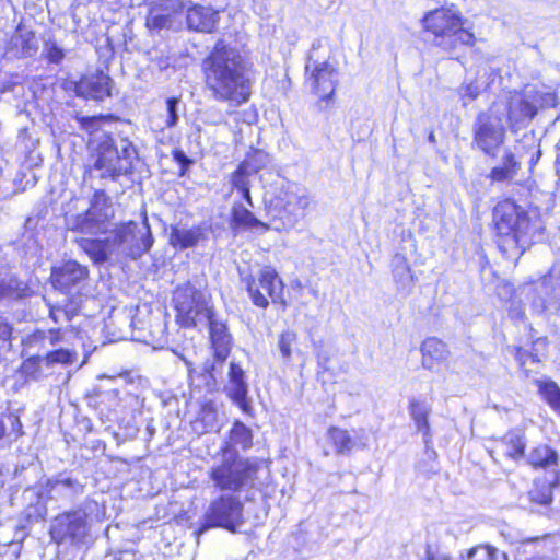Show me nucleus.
<instances>
[{"label": "nucleus", "mask_w": 560, "mask_h": 560, "mask_svg": "<svg viewBox=\"0 0 560 560\" xmlns=\"http://www.w3.org/2000/svg\"><path fill=\"white\" fill-rule=\"evenodd\" d=\"M207 324L213 358L218 362H224L233 346V337L228 325L224 320L219 319L217 314Z\"/></svg>", "instance_id": "17"}, {"label": "nucleus", "mask_w": 560, "mask_h": 560, "mask_svg": "<svg viewBox=\"0 0 560 560\" xmlns=\"http://www.w3.org/2000/svg\"><path fill=\"white\" fill-rule=\"evenodd\" d=\"M493 241L506 259H520L546 230L537 209L524 208L512 197L501 198L491 214Z\"/></svg>", "instance_id": "2"}, {"label": "nucleus", "mask_w": 560, "mask_h": 560, "mask_svg": "<svg viewBox=\"0 0 560 560\" xmlns=\"http://www.w3.org/2000/svg\"><path fill=\"white\" fill-rule=\"evenodd\" d=\"M460 560H498V549L489 544H478L459 555Z\"/></svg>", "instance_id": "42"}, {"label": "nucleus", "mask_w": 560, "mask_h": 560, "mask_svg": "<svg viewBox=\"0 0 560 560\" xmlns=\"http://www.w3.org/2000/svg\"><path fill=\"white\" fill-rule=\"evenodd\" d=\"M202 408H203V409L209 408L212 412H214V411H215V410H214V407L212 406V402H208V404H206Z\"/></svg>", "instance_id": "59"}, {"label": "nucleus", "mask_w": 560, "mask_h": 560, "mask_svg": "<svg viewBox=\"0 0 560 560\" xmlns=\"http://www.w3.org/2000/svg\"><path fill=\"white\" fill-rule=\"evenodd\" d=\"M65 57V50L56 42L46 43L44 58L48 63L58 65Z\"/></svg>", "instance_id": "46"}, {"label": "nucleus", "mask_w": 560, "mask_h": 560, "mask_svg": "<svg viewBox=\"0 0 560 560\" xmlns=\"http://www.w3.org/2000/svg\"><path fill=\"white\" fill-rule=\"evenodd\" d=\"M228 378L231 385V389L228 393L229 398L237 405L245 415L253 416L254 410L248 400V385L245 371L240 363L234 361L230 362Z\"/></svg>", "instance_id": "16"}, {"label": "nucleus", "mask_w": 560, "mask_h": 560, "mask_svg": "<svg viewBox=\"0 0 560 560\" xmlns=\"http://www.w3.org/2000/svg\"><path fill=\"white\" fill-rule=\"evenodd\" d=\"M252 69L253 63L238 48L218 38L200 62L203 89L218 103L242 106L253 94Z\"/></svg>", "instance_id": "1"}, {"label": "nucleus", "mask_w": 560, "mask_h": 560, "mask_svg": "<svg viewBox=\"0 0 560 560\" xmlns=\"http://www.w3.org/2000/svg\"><path fill=\"white\" fill-rule=\"evenodd\" d=\"M178 102H179V98L176 96H171V97L166 98L165 104H166L167 117L165 120V126L167 128L175 127L178 121V115H177V110H176Z\"/></svg>", "instance_id": "49"}, {"label": "nucleus", "mask_w": 560, "mask_h": 560, "mask_svg": "<svg viewBox=\"0 0 560 560\" xmlns=\"http://www.w3.org/2000/svg\"><path fill=\"white\" fill-rule=\"evenodd\" d=\"M109 203V198L106 192L102 189L95 190L92 196L91 208L97 207L102 205L103 207H107Z\"/></svg>", "instance_id": "51"}, {"label": "nucleus", "mask_w": 560, "mask_h": 560, "mask_svg": "<svg viewBox=\"0 0 560 560\" xmlns=\"http://www.w3.org/2000/svg\"><path fill=\"white\" fill-rule=\"evenodd\" d=\"M79 245L95 264H102L108 259L110 253L108 238H81Z\"/></svg>", "instance_id": "32"}, {"label": "nucleus", "mask_w": 560, "mask_h": 560, "mask_svg": "<svg viewBox=\"0 0 560 560\" xmlns=\"http://www.w3.org/2000/svg\"><path fill=\"white\" fill-rule=\"evenodd\" d=\"M420 24L423 35L434 47L444 51L455 50L459 46L472 48L477 43L475 33L465 27L466 19L454 3L427 11Z\"/></svg>", "instance_id": "3"}, {"label": "nucleus", "mask_w": 560, "mask_h": 560, "mask_svg": "<svg viewBox=\"0 0 560 560\" xmlns=\"http://www.w3.org/2000/svg\"><path fill=\"white\" fill-rule=\"evenodd\" d=\"M244 503L233 493H221L213 498L203 512L202 520L196 529V536L212 528H222L237 533L244 524Z\"/></svg>", "instance_id": "10"}, {"label": "nucleus", "mask_w": 560, "mask_h": 560, "mask_svg": "<svg viewBox=\"0 0 560 560\" xmlns=\"http://www.w3.org/2000/svg\"><path fill=\"white\" fill-rule=\"evenodd\" d=\"M12 50L18 58H30L38 50L36 33L32 30H22L19 25L12 43Z\"/></svg>", "instance_id": "27"}, {"label": "nucleus", "mask_w": 560, "mask_h": 560, "mask_svg": "<svg viewBox=\"0 0 560 560\" xmlns=\"http://www.w3.org/2000/svg\"><path fill=\"white\" fill-rule=\"evenodd\" d=\"M158 26H162V23L161 22H158L155 23Z\"/></svg>", "instance_id": "60"}, {"label": "nucleus", "mask_w": 560, "mask_h": 560, "mask_svg": "<svg viewBox=\"0 0 560 560\" xmlns=\"http://www.w3.org/2000/svg\"><path fill=\"white\" fill-rule=\"evenodd\" d=\"M408 410L417 430L429 440L431 438L429 423L430 407L423 400L412 398L408 402Z\"/></svg>", "instance_id": "29"}, {"label": "nucleus", "mask_w": 560, "mask_h": 560, "mask_svg": "<svg viewBox=\"0 0 560 560\" xmlns=\"http://www.w3.org/2000/svg\"><path fill=\"white\" fill-rule=\"evenodd\" d=\"M127 243H129L131 248L139 255L145 254L151 249L154 238L147 219H144L142 226L137 223V226L131 229Z\"/></svg>", "instance_id": "31"}, {"label": "nucleus", "mask_w": 560, "mask_h": 560, "mask_svg": "<svg viewBox=\"0 0 560 560\" xmlns=\"http://www.w3.org/2000/svg\"><path fill=\"white\" fill-rule=\"evenodd\" d=\"M13 339V326L9 320L0 315V340L11 341Z\"/></svg>", "instance_id": "50"}, {"label": "nucleus", "mask_w": 560, "mask_h": 560, "mask_svg": "<svg viewBox=\"0 0 560 560\" xmlns=\"http://www.w3.org/2000/svg\"><path fill=\"white\" fill-rule=\"evenodd\" d=\"M89 277L90 271L86 266L75 260H66L51 268L49 282L59 292L70 293L72 290L81 289Z\"/></svg>", "instance_id": "14"}, {"label": "nucleus", "mask_w": 560, "mask_h": 560, "mask_svg": "<svg viewBox=\"0 0 560 560\" xmlns=\"http://www.w3.org/2000/svg\"><path fill=\"white\" fill-rule=\"evenodd\" d=\"M112 89L113 79L101 70L82 74L73 84V91L77 96L96 102L112 97Z\"/></svg>", "instance_id": "15"}, {"label": "nucleus", "mask_w": 560, "mask_h": 560, "mask_svg": "<svg viewBox=\"0 0 560 560\" xmlns=\"http://www.w3.org/2000/svg\"><path fill=\"white\" fill-rule=\"evenodd\" d=\"M560 486V470L557 471L551 481L537 479L528 491V500L532 504L549 506L553 501V489Z\"/></svg>", "instance_id": "26"}, {"label": "nucleus", "mask_w": 560, "mask_h": 560, "mask_svg": "<svg viewBox=\"0 0 560 560\" xmlns=\"http://www.w3.org/2000/svg\"><path fill=\"white\" fill-rule=\"evenodd\" d=\"M220 21V11L201 4H192L186 10V26L196 33L215 32Z\"/></svg>", "instance_id": "18"}, {"label": "nucleus", "mask_w": 560, "mask_h": 560, "mask_svg": "<svg viewBox=\"0 0 560 560\" xmlns=\"http://www.w3.org/2000/svg\"><path fill=\"white\" fill-rule=\"evenodd\" d=\"M57 312H61V308L59 305H50L49 306V318L52 319L54 323H59V318L57 316Z\"/></svg>", "instance_id": "54"}, {"label": "nucleus", "mask_w": 560, "mask_h": 560, "mask_svg": "<svg viewBox=\"0 0 560 560\" xmlns=\"http://www.w3.org/2000/svg\"><path fill=\"white\" fill-rule=\"evenodd\" d=\"M268 163L269 154L266 151L258 148H249L244 160H242L238 165L254 175L264 170Z\"/></svg>", "instance_id": "37"}, {"label": "nucleus", "mask_w": 560, "mask_h": 560, "mask_svg": "<svg viewBox=\"0 0 560 560\" xmlns=\"http://www.w3.org/2000/svg\"><path fill=\"white\" fill-rule=\"evenodd\" d=\"M24 434L20 417L14 412H8L0 418V440L5 436L18 440Z\"/></svg>", "instance_id": "40"}, {"label": "nucleus", "mask_w": 560, "mask_h": 560, "mask_svg": "<svg viewBox=\"0 0 560 560\" xmlns=\"http://www.w3.org/2000/svg\"><path fill=\"white\" fill-rule=\"evenodd\" d=\"M421 364L427 370H433L444 363L450 350L447 345L438 337H428L420 345Z\"/></svg>", "instance_id": "22"}, {"label": "nucleus", "mask_w": 560, "mask_h": 560, "mask_svg": "<svg viewBox=\"0 0 560 560\" xmlns=\"http://www.w3.org/2000/svg\"><path fill=\"white\" fill-rule=\"evenodd\" d=\"M138 155V150L131 141L124 140L119 150L110 133H105L93 150L95 170L103 171L102 177L117 179L124 175L133 173V160Z\"/></svg>", "instance_id": "8"}, {"label": "nucleus", "mask_w": 560, "mask_h": 560, "mask_svg": "<svg viewBox=\"0 0 560 560\" xmlns=\"http://www.w3.org/2000/svg\"><path fill=\"white\" fill-rule=\"evenodd\" d=\"M506 140V128L500 113L492 106L477 114L472 127V145L485 156L497 159Z\"/></svg>", "instance_id": "12"}, {"label": "nucleus", "mask_w": 560, "mask_h": 560, "mask_svg": "<svg viewBox=\"0 0 560 560\" xmlns=\"http://www.w3.org/2000/svg\"><path fill=\"white\" fill-rule=\"evenodd\" d=\"M250 303L267 310L270 304L285 311L289 302L284 296L285 283L276 267L265 265L256 272H248L241 279Z\"/></svg>", "instance_id": "5"}, {"label": "nucleus", "mask_w": 560, "mask_h": 560, "mask_svg": "<svg viewBox=\"0 0 560 560\" xmlns=\"http://www.w3.org/2000/svg\"><path fill=\"white\" fill-rule=\"evenodd\" d=\"M44 359L46 368H51L56 364L72 365L78 360V352L73 349L57 348L46 352Z\"/></svg>", "instance_id": "41"}, {"label": "nucleus", "mask_w": 560, "mask_h": 560, "mask_svg": "<svg viewBox=\"0 0 560 560\" xmlns=\"http://www.w3.org/2000/svg\"><path fill=\"white\" fill-rule=\"evenodd\" d=\"M44 365V355H30L21 362L20 366L18 368V373L25 383L38 381L40 377H43Z\"/></svg>", "instance_id": "33"}, {"label": "nucleus", "mask_w": 560, "mask_h": 560, "mask_svg": "<svg viewBox=\"0 0 560 560\" xmlns=\"http://www.w3.org/2000/svg\"><path fill=\"white\" fill-rule=\"evenodd\" d=\"M25 295V288L22 285V282L18 280H0V300L5 298L21 299Z\"/></svg>", "instance_id": "44"}, {"label": "nucleus", "mask_w": 560, "mask_h": 560, "mask_svg": "<svg viewBox=\"0 0 560 560\" xmlns=\"http://www.w3.org/2000/svg\"><path fill=\"white\" fill-rule=\"evenodd\" d=\"M556 150H557L556 166H557V172L560 173V140L558 141V143L556 145Z\"/></svg>", "instance_id": "57"}, {"label": "nucleus", "mask_w": 560, "mask_h": 560, "mask_svg": "<svg viewBox=\"0 0 560 560\" xmlns=\"http://www.w3.org/2000/svg\"><path fill=\"white\" fill-rule=\"evenodd\" d=\"M250 174L248 171L243 168L241 165L237 164L234 171L230 173L229 182L231 184V187L233 190L237 191L244 202L253 207L254 201L250 192L252 183H250Z\"/></svg>", "instance_id": "30"}, {"label": "nucleus", "mask_w": 560, "mask_h": 560, "mask_svg": "<svg viewBox=\"0 0 560 560\" xmlns=\"http://www.w3.org/2000/svg\"><path fill=\"white\" fill-rule=\"evenodd\" d=\"M540 156H541V150H540V147L538 145L537 149L535 150V152L532 154L530 160H529V171L530 172H533V170L536 166V164L538 163Z\"/></svg>", "instance_id": "53"}, {"label": "nucleus", "mask_w": 560, "mask_h": 560, "mask_svg": "<svg viewBox=\"0 0 560 560\" xmlns=\"http://www.w3.org/2000/svg\"><path fill=\"white\" fill-rule=\"evenodd\" d=\"M520 170L521 161L512 150L506 149L502 156V163L490 170L488 178L491 183L510 182L516 177Z\"/></svg>", "instance_id": "24"}, {"label": "nucleus", "mask_w": 560, "mask_h": 560, "mask_svg": "<svg viewBox=\"0 0 560 560\" xmlns=\"http://www.w3.org/2000/svg\"><path fill=\"white\" fill-rule=\"evenodd\" d=\"M218 454L220 460L208 470V478L217 491L237 493L256 487L260 460L243 457L237 452Z\"/></svg>", "instance_id": "4"}, {"label": "nucleus", "mask_w": 560, "mask_h": 560, "mask_svg": "<svg viewBox=\"0 0 560 560\" xmlns=\"http://www.w3.org/2000/svg\"><path fill=\"white\" fill-rule=\"evenodd\" d=\"M329 443L339 455L349 454L354 447V441L347 430L339 427H330L327 430Z\"/></svg>", "instance_id": "34"}, {"label": "nucleus", "mask_w": 560, "mask_h": 560, "mask_svg": "<svg viewBox=\"0 0 560 560\" xmlns=\"http://www.w3.org/2000/svg\"><path fill=\"white\" fill-rule=\"evenodd\" d=\"M499 443L504 448V456L513 462H520L526 454V439L524 434L515 431H509L499 439Z\"/></svg>", "instance_id": "28"}, {"label": "nucleus", "mask_w": 560, "mask_h": 560, "mask_svg": "<svg viewBox=\"0 0 560 560\" xmlns=\"http://www.w3.org/2000/svg\"><path fill=\"white\" fill-rule=\"evenodd\" d=\"M549 341L547 337H539L533 340L530 345V350H526L521 346L513 347L514 359L518 365L520 371L528 377L532 374V371L527 369V362L534 364H540L541 358L538 352V346H542L547 348Z\"/></svg>", "instance_id": "25"}, {"label": "nucleus", "mask_w": 560, "mask_h": 560, "mask_svg": "<svg viewBox=\"0 0 560 560\" xmlns=\"http://www.w3.org/2000/svg\"><path fill=\"white\" fill-rule=\"evenodd\" d=\"M538 394L557 413L560 411V387L552 380L535 381Z\"/></svg>", "instance_id": "38"}, {"label": "nucleus", "mask_w": 560, "mask_h": 560, "mask_svg": "<svg viewBox=\"0 0 560 560\" xmlns=\"http://www.w3.org/2000/svg\"><path fill=\"white\" fill-rule=\"evenodd\" d=\"M75 120L81 130L91 137L100 131L104 124L116 121L117 117L114 114H98L93 116H77Z\"/></svg>", "instance_id": "36"}, {"label": "nucleus", "mask_w": 560, "mask_h": 560, "mask_svg": "<svg viewBox=\"0 0 560 560\" xmlns=\"http://www.w3.org/2000/svg\"><path fill=\"white\" fill-rule=\"evenodd\" d=\"M208 238V229L200 224L192 225L189 229H183L178 225H171L168 234V245L176 250L195 248Z\"/></svg>", "instance_id": "19"}, {"label": "nucleus", "mask_w": 560, "mask_h": 560, "mask_svg": "<svg viewBox=\"0 0 560 560\" xmlns=\"http://www.w3.org/2000/svg\"><path fill=\"white\" fill-rule=\"evenodd\" d=\"M254 435L249 427L243 423L241 420H235L229 431V440L219 448V453H232L237 452L236 446L241 450L247 451L254 445Z\"/></svg>", "instance_id": "23"}, {"label": "nucleus", "mask_w": 560, "mask_h": 560, "mask_svg": "<svg viewBox=\"0 0 560 560\" xmlns=\"http://www.w3.org/2000/svg\"><path fill=\"white\" fill-rule=\"evenodd\" d=\"M214 370H215L214 364L212 362H208L203 365L202 373L213 380L214 378V376H213Z\"/></svg>", "instance_id": "55"}, {"label": "nucleus", "mask_w": 560, "mask_h": 560, "mask_svg": "<svg viewBox=\"0 0 560 560\" xmlns=\"http://www.w3.org/2000/svg\"><path fill=\"white\" fill-rule=\"evenodd\" d=\"M49 345L55 346L63 340V331L61 328L48 329Z\"/></svg>", "instance_id": "52"}, {"label": "nucleus", "mask_w": 560, "mask_h": 560, "mask_svg": "<svg viewBox=\"0 0 560 560\" xmlns=\"http://www.w3.org/2000/svg\"><path fill=\"white\" fill-rule=\"evenodd\" d=\"M172 306L175 323L182 329H194L202 318L208 323L217 314L202 291L190 282L173 290Z\"/></svg>", "instance_id": "7"}, {"label": "nucleus", "mask_w": 560, "mask_h": 560, "mask_svg": "<svg viewBox=\"0 0 560 560\" xmlns=\"http://www.w3.org/2000/svg\"><path fill=\"white\" fill-rule=\"evenodd\" d=\"M136 226H137V222L132 221V220L118 225L113 231V241H112L113 245L120 246V245L127 243L128 235L131 233V229H133Z\"/></svg>", "instance_id": "45"}, {"label": "nucleus", "mask_w": 560, "mask_h": 560, "mask_svg": "<svg viewBox=\"0 0 560 560\" xmlns=\"http://www.w3.org/2000/svg\"><path fill=\"white\" fill-rule=\"evenodd\" d=\"M172 159L179 165L178 176L184 177L194 161L188 158L182 149H173L171 152Z\"/></svg>", "instance_id": "48"}, {"label": "nucleus", "mask_w": 560, "mask_h": 560, "mask_svg": "<svg viewBox=\"0 0 560 560\" xmlns=\"http://www.w3.org/2000/svg\"><path fill=\"white\" fill-rule=\"evenodd\" d=\"M4 485H5V481H4V478H3V472L0 469V491L3 489Z\"/></svg>", "instance_id": "58"}, {"label": "nucleus", "mask_w": 560, "mask_h": 560, "mask_svg": "<svg viewBox=\"0 0 560 560\" xmlns=\"http://www.w3.org/2000/svg\"><path fill=\"white\" fill-rule=\"evenodd\" d=\"M304 77L311 93L317 98V105L320 108L330 107L335 103L338 86L337 60L331 57L319 60L311 52L304 68Z\"/></svg>", "instance_id": "11"}, {"label": "nucleus", "mask_w": 560, "mask_h": 560, "mask_svg": "<svg viewBox=\"0 0 560 560\" xmlns=\"http://www.w3.org/2000/svg\"><path fill=\"white\" fill-rule=\"evenodd\" d=\"M310 206L307 196L299 195L289 187H280L265 201V211L276 231L294 228Z\"/></svg>", "instance_id": "9"}, {"label": "nucleus", "mask_w": 560, "mask_h": 560, "mask_svg": "<svg viewBox=\"0 0 560 560\" xmlns=\"http://www.w3.org/2000/svg\"><path fill=\"white\" fill-rule=\"evenodd\" d=\"M392 275L398 287H406L415 281V275L406 256L396 255L392 264Z\"/></svg>", "instance_id": "35"}, {"label": "nucleus", "mask_w": 560, "mask_h": 560, "mask_svg": "<svg viewBox=\"0 0 560 560\" xmlns=\"http://www.w3.org/2000/svg\"><path fill=\"white\" fill-rule=\"evenodd\" d=\"M330 357L328 353L317 354V362L319 366L318 378L320 380L323 386L337 383L336 372L328 365Z\"/></svg>", "instance_id": "43"}, {"label": "nucleus", "mask_w": 560, "mask_h": 560, "mask_svg": "<svg viewBox=\"0 0 560 560\" xmlns=\"http://www.w3.org/2000/svg\"><path fill=\"white\" fill-rule=\"evenodd\" d=\"M299 335L293 329H284L278 337V349L284 362H291L292 357L298 352Z\"/></svg>", "instance_id": "39"}, {"label": "nucleus", "mask_w": 560, "mask_h": 560, "mask_svg": "<svg viewBox=\"0 0 560 560\" xmlns=\"http://www.w3.org/2000/svg\"><path fill=\"white\" fill-rule=\"evenodd\" d=\"M45 337H46L45 331L40 330V329L34 330L31 335V339L34 341H42L45 339Z\"/></svg>", "instance_id": "56"}, {"label": "nucleus", "mask_w": 560, "mask_h": 560, "mask_svg": "<svg viewBox=\"0 0 560 560\" xmlns=\"http://www.w3.org/2000/svg\"><path fill=\"white\" fill-rule=\"evenodd\" d=\"M559 460L558 451L547 443L534 445L526 457V464L535 471L553 470Z\"/></svg>", "instance_id": "21"}, {"label": "nucleus", "mask_w": 560, "mask_h": 560, "mask_svg": "<svg viewBox=\"0 0 560 560\" xmlns=\"http://www.w3.org/2000/svg\"><path fill=\"white\" fill-rule=\"evenodd\" d=\"M60 308L65 314L66 319L70 322L80 314L82 308V299L78 296H70L67 299L66 303L60 306Z\"/></svg>", "instance_id": "47"}, {"label": "nucleus", "mask_w": 560, "mask_h": 560, "mask_svg": "<svg viewBox=\"0 0 560 560\" xmlns=\"http://www.w3.org/2000/svg\"><path fill=\"white\" fill-rule=\"evenodd\" d=\"M557 105V95L544 89L510 92L505 104V118L511 131L517 132L528 127L540 109Z\"/></svg>", "instance_id": "6"}, {"label": "nucleus", "mask_w": 560, "mask_h": 560, "mask_svg": "<svg viewBox=\"0 0 560 560\" xmlns=\"http://www.w3.org/2000/svg\"><path fill=\"white\" fill-rule=\"evenodd\" d=\"M558 415H560V411L558 412Z\"/></svg>", "instance_id": "61"}, {"label": "nucleus", "mask_w": 560, "mask_h": 560, "mask_svg": "<svg viewBox=\"0 0 560 560\" xmlns=\"http://www.w3.org/2000/svg\"><path fill=\"white\" fill-rule=\"evenodd\" d=\"M88 534V515L77 510L65 511L58 514L50 527V537L57 545L67 541L72 545H80L84 541Z\"/></svg>", "instance_id": "13"}, {"label": "nucleus", "mask_w": 560, "mask_h": 560, "mask_svg": "<svg viewBox=\"0 0 560 560\" xmlns=\"http://www.w3.org/2000/svg\"><path fill=\"white\" fill-rule=\"evenodd\" d=\"M229 226L233 232L257 231L265 233L270 230V224L259 220L248 208L235 202L230 212Z\"/></svg>", "instance_id": "20"}]
</instances>
